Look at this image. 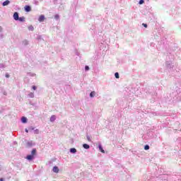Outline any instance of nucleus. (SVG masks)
I'll return each instance as SVG.
<instances>
[{"instance_id":"obj_20","label":"nucleus","mask_w":181,"mask_h":181,"mask_svg":"<svg viewBox=\"0 0 181 181\" xmlns=\"http://www.w3.org/2000/svg\"><path fill=\"white\" fill-rule=\"evenodd\" d=\"M28 97H30V98H35V94L33 93H30L28 94Z\"/></svg>"},{"instance_id":"obj_32","label":"nucleus","mask_w":181,"mask_h":181,"mask_svg":"<svg viewBox=\"0 0 181 181\" xmlns=\"http://www.w3.org/2000/svg\"><path fill=\"white\" fill-rule=\"evenodd\" d=\"M6 78H9L10 76L8 75V73L6 74Z\"/></svg>"},{"instance_id":"obj_34","label":"nucleus","mask_w":181,"mask_h":181,"mask_svg":"<svg viewBox=\"0 0 181 181\" xmlns=\"http://www.w3.org/2000/svg\"><path fill=\"white\" fill-rule=\"evenodd\" d=\"M143 26H144V28H148V25L145 23H143Z\"/></svg>"},{"instance_id":"obj_5","label":"nucleus","mask_w":181,"mask_h":181,"mask_svg":"<svg viewBox=\"0 0 181 181\" xmlns=\"http://www.w3.org/2000/svg\"><path fill=\"white\" fill-rule=\"evenodd\" d=\"M59 167L57 166H54L53 169H52V172H54V173H59Z\"/></svg>"},{"instance_id":"obj_26","label":"nucleus","mask_w":181,"mask_h":181,"mask_svg":"<svg viewBox=\"0 0 181 181\" xmlns=\"http://www.w3.org/2000/svg\"><path fill=\"white\" fill-rule=\"evenodd\" d=\"M34 129H35V127H28V130L29 131H34Z\"/></svg>"},{"instance_id":"obj_19","label":"nucleus","mask_w":181,"mask_h":181,"mask_svg":"<svg viewBox=\"0 0 181 181\" xmlns=\"http://www.w3.org/2000/svg\"><path fill=\"white\" fill-rule=\"evenodd\" d=\"M31 155L33 156H35V155H36V148H33L31 151Z\"/></svg>"},{"instance_id":"obj_33","label":"nucleus","mask_w":181,"mask_h":181,"mask_svg":"<svg viewBox=\"0 0 181 181\" xmlns=\"http://www.w3.org/2000/svg\"><path fill=\"white\" fill-rule=\"evenodd\" d=\"M37 87H36L35 86H33V90H37Z\"/></svg>"},{"instance_id":"obj_29","label":"nucleus","mask_w":181,"mask_h":181,"mask_svg":"<svg viewBox=\"0 0 181 181\" xmlns=\"http://www.w3.org/2000/svg\"><path fill=\"white\" fill-rule=\"evenodd\" d=\"M86 138L89 142H91V139L90 138V136H86Z\"/></svg>"},{"instance_id":"obj_30","label":"nucleus","mask_w":181,"mask_h":181,"mask_svg":"<svg viewBox=\"0 0 181 181\" xmlns=\"http://www.w3.org/2000/svg\"><path fill=\"white\" fill-rule=\"evenodd\" d=\"M34 132L37 135L39 134V129L34 130Z\"/></svg>"},{"instance_id":"obj_14","label":"nucleus","mask_w":181,"mask_h":181,"mask_svg":"<svg viewBox=\"0 0 181 181\" xmlns=\"http://www.w3.org/2000/svg\"><path fill=\"white\" fill-rule=\"evenodd\" d=\"M39 22H43L45 21V16L41 15L38 18Z\"/></svg>"},{"instance_id":"obj_18","label":"nucleus","mask_w":181,"mask_h":181,"mask_svg":"<svg viewBox=\"0 0 181 181\" xmlns=\"http://www.w3.org/2000/svg\"><path fill=\"white\" fill-rule=\"evenodd\" d=\"M19 22H25V17H18Z\"/></svg>"},{"instance_id":"obj_35","label":"nucleus","mask_w":181,"mask_h":181,"mask_svg":"<svg viewBox=\"0 0 181 181\" xmlns=\"http://www.w3.org/2000/svg\"><path fill=\"white\" fill-rule=\"evenodd\" d=\"M76 56H80V53L78 51H76Z\"/></svg>"},{"instance_id":"obj_16","label":"nucleus","mask_w":181,"mask_h":181,"mask_svg":"<svg viewBox=\"0 0 181 181\" xmlns=\"http://www.w3.org/2000/svg\"><path fill=\"white\" fill-rule=\"evenodd\" d=\"M28 30H30V32H33L35 30V28L33 27V25L28 26Z\"/></svg>"},{"instance_id":"obj_21","label":"nucleus","mask_w":181,"mask_h":181,"mask_svg":"<svg viewBox=\"0 0 181 181\" xmlns=\"http://www.w3.org/2000/svg\"><path fill=\"white\" fill-rule=\"evenodd\" d=\"M23 44L24 45V46H28V45H29V42L25 40L23 42Z\"/></svg>"},{"instance_id":"obj_12","label":"nucleus","mask_w":181,"mask_h":181,"mask_svg":"<svg viewBox=\"0 0 181 181\" xmlns=\"http://www.w3.org/2000/svg\"><path fill=\"white\" fill-rule=\"evenodd\" d=\"M33 145H34V144H33V142H32V141H28V142H27V146H28V148H32V146H33Z\"/></svg>"},{"instance_id":"obj_40","label":"nucleus","mask_w":181,"mask_h":181,"mask_svg":"<svg viewBox=\"0 0 181 181\" xmlns=\"http://www.w3.org/2000/svg\"><path fill=\"white\" fill-rule=\"evenodd\" d=\"M177 101H180V98L177 100Z\"/></svg>"},{"instance_id":"obj_22","label":"nucleus","mask_w":181,"mask_h":181,"mask_svg":"<svg viewBox=\"0 0 181 181\" xmlns=\"http://www.w3.org/2000/svg\"><path fill=\"white\" fill-rule=\"evenodd\" d=\"M54 19H56L57 21H59V19H60V16H59V14H56L54 16Z\"/></svg>"},{"instance_id":"obj_36","label":"nucleus","mask_w":181,"mask_h":181,"mask_svg":"<svg viewBox=\"0 0 181 181\" xmlns=\"http://www.w3.org/2000/svg\"><path fill=\"white\" fill-rule=\"evenodd\" d=\"M25 132H29V129H25Z\"/></svg>"},{"instance_id":"obj_31","label":"nucleus","mask_w":181,"mask_h":181,"mask_svg":"<svg viewBox=\"0 0 181 181\" xmlns=\"http://www.w3.org/2000/svg\"><path fill=\"white\" fill-rule=\"evenodd\" d=\"M35 5H39V1L34 0Z\"/></svg>"},{"instance_id":"obj_25","label":"nucleus","mask_w":181,"mask_h":181,"mask_svg":"<svg viewBox=\"0 0 181 181\" xmlns=\"http://www.w3.org/2000/svg\"><path fill=\"white\" fill-rule=\"evenodd\" d=\"M85 70L86 71H88V70H90V67L88 66H85Z\"/></svg>"},{"instance_id":"obj_37","label":"nucleus","mask_w":181,"mask_h":181,"mask_svg":"<svg viewBox=\"0 0 181 181\" xmlns=\"http://www.w3.org/2000/svg\"><path fill=\"white\" fill-rule=\"evenodd\" d=\"M2 170V166L0 165V172Z\"/></svg>"},{"instance_id":"obj_38","label":"nucleus","mask_w":181,"mask_h":181,"mask_svg":"<svg viewBox=\"0 0 181 181\" xmlns=\"http://www.w3.org/2000/svg\"><path fill=\"white\" fill-rule=\"evenodd\" d=\"M0 181H4V178H0Z\"/></svg>"},{"instance_id":"obj_17","label":"nucleus","mask_w":181,"mask_h":181,"mask_svg":"<svg viewBox=\"0 0 181 181\" xmlns=\"http://www.w3.org/2000/svg\"><path fill=\"white\" fill-rule=\"evenodd\" d=\"M95 91H92L90 93V98H93V97H95Z\"/></svg>"},{"instance_id":"obj_39","label":"nucleus","mask_w":181,"mask_h":181,"mask_svg":"<svg viewBox=\"0 0 181 181\" xmlns=\"http://www.w3.org/2000/svg\"><path fill=\"white\" fill-rule=\"evenodd\" d=\"M4 95H6V92H4Z\"/></svg>"},{"instance_id":"obj_2","label":"nucleus","mask_w":181,"mask_h":181,"mask_svg":"<svg viewBox=\"0 0 181 181\" xmlns=\"http://www.w3.org/2000/svg\"><path fill=\"white\" fill-rule=\"evenodd\" d=\"M13 19H14V21H18V19H19V13H18V12H15L14 13H13Z\"/></svg>"},{"instance_id":"obj_28","label":"nucleus","mask_w":181,"mask_h":181,"mask_svg":"<svg viewBox=\"0 0 181 181\" xmlns=\"http://www.w3.org/2000/svg\"><path fill=\"white\" fill-rule=\"evenodd\" d=\"M144 2H145L144 0H140L139 4V5H142V4H144Z\"/></svg>"},{"instance_id":"obj_13","label":"nucleus","mask_w":181,"mask_h":181,"mask_svg":"<svg viewBox=\"0 0 181 181\" xmlns=\"http://www.w3.org/2000/svg\"><path fill=\"white\" fill-rule=\"evenodd\" d=\"M21 122H23V124H26V122H28V118L23 117L21 118Z\"/></svg>"},{"instance_id":"obj_27","label":"nucleus","mask_w":181,"mask_h":181,"mask_svg":"<svg viewBox=\"0 0 181 181\" xmlns=\"http://www.w3.org/2000/svg\"><path fill=\"white\" fill-rule=\"evenodd\" d=\"M0 69H5V64H0Z\"/></svg>"},{"instance_id":"obj_11","label":"nucleus","mask_w":181,"mask_h":181,"mask_svg":"<svg viewBox=\"0 0 181 181\" xmlns=\"http://www.w3.org/2000/svg\"><path fill=\"white\" fill-rule=\"evenodd\" d=\"M49 121L50 122H54V121H56V116L55 115L51 116Z\"/></svg>"},{"instance_id":"obj_1","label":"nucleus","mask_w":181,"mask_h":181,"mask_svg":"<svg viewBox=\"0 0 181 181\" xmlns=\"http://www.w3.org/2000/svg\"><path fill=\"white\" fill-rule=\"evenodd\" d=\"M165 64L168 67V69H173V64H172V62L170 61H167L165 62Z\"/></svg>"},{"instance_id":"obj_23","label":"nucleus","mask_w":181,"mask_h":181,"mask_svg":"<svg viewBox=\"0 0 181 181\" xmlns=\"http://www.w3.org/2000/svg\"><path fill=\"white\" fill-rule=\"evenodd\" d=\"M115 77L116 78H119V74H118V72H116V73L115 74Z\"/></svg>"},{"instance_id":"obj_4","label":"nucleus","mask_w":181,"mask_h":181,"mask_svg":"<svg viewBox=\"0 0 181 181\" xmlns=\"http://www.w3.org/2000/svg\"><path fill=\"white\" fill-rule=\"evenodd\" d=\"M2 32H4V28H2V26H0V37H1V39H4V33H2Z\"/></svg>"},{"instance_id":"obj_10","label":"nucleus","mask_w":181,"mask_h":181,"mask_svg":"<svg viewBox=\"0 0 181 181\" xmlns=\"http://www.w3.org/2000/svg\"><path fill=\"white\" fill-rule=\"evenodd\" d=\"M25 12H30V11H31L30 6H25Z\"/></svg>"},{"instance_id":"obj_9","label":"nucleus","mask_w":181,"mask_h":181,"mask_svg":"<svg viewBox=\"0 0 181 181\" xmlns=\"http://www.w3.org/2000/svg\"><path fill=\"white\" fill-rule=\"evenodd\" d=\"M27 76H28V77H35L36 74H33L32 72H28V73H27Z\"/></svg>"},{"instance_id":"obj_15","label":"nucleus","mask_w":181,"mask_h":181,"mask_svg":"<svg viewBox=\"0 0 181 181\" xmlns=\"http://www.w3.org/2000/svg\"><path fill=\"white\" fill-rule=\"evenodd\" d=\"M83 148H84V149H90V145H88L87 144H83Z\"/></svg>"},{"instance_id":"obj_8","label":"nucleus","mask_w":181,"mask_h":181,"mask_svg":"<svg viewBox=\"0 0 181 181\" xmlns=\"http://www.w3.org/2000/svg\"><path fill=\"white\" fill-rule=\"evenodd\" d=\"M69 152L71 153H77V149H76L75 148H70Z\"/></svg>"},{"instance_id":"obj_6","label":"nucleus","mask_w":181,"mask_h":181,"mask_svg":"<svg viewBox=\"0 0 181 181\" xmlns=\"http://www.w3.org/2000/svg\"><path fill=\"white\" fill-rule=\"evenodd\" d=\"M98 148H99V151L102 153H105V151H104V148H103V146L101 144L98 145Z\"/></svg>"},{"instance_id":"obj_24","label":"nucleus","mask_w":181,"mask_h":181,"mask_svg":"<svg viewBox=\"0 0 181 181\" xmlns=\"http://www.w3.org/2000/svg\"><path fill=\"white\" fill-rule=\"evenodd\" d=\"M144 149H145V151H148V149H149V145H146V146H144Z\"/></svg>"},{"instance_id":"obj_3","label":"nucleus","mask_w":181,"mask_h":181,"mask_svg":"<svg viewBox=\"0 0 181 181\" xmlns=\"http://www.w3.org/2000/svg\"><path fill=\"white\" fill-rule=\"evenodd\" d=\"M26 159H27L28 160H33V159H35V156H32V154L28 155V156H26Z\"/></svg>"},{"instance_id":"obj_7","label":"nucleus","mask_w":181,"mask_h":181,"mask_svg":"<svg viewBox=\"0 0 181 181\" xmlns=\"http://www.w3.org/2000/svg\"><path fill=\"white\" fill-rule=\"evenodd\" d=\"M11 4V1L9 0H6L4 2L2 3L3 6H8Z\"/></svg>"}]
</instances>
